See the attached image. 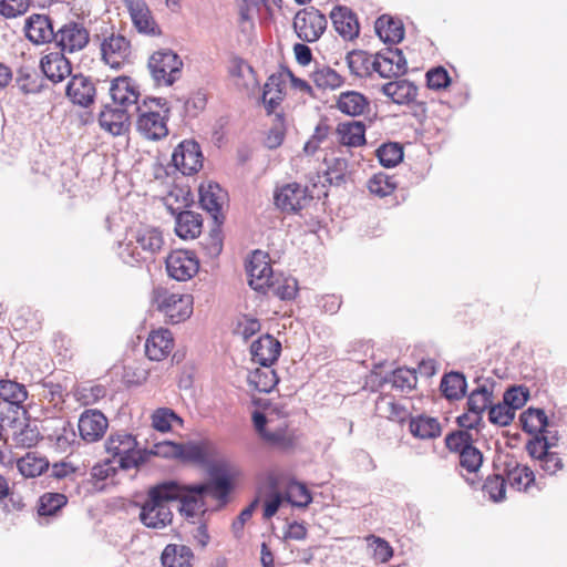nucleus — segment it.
<instances>
[{
    "label": "nucleus",
    "mask_w": 567,
    "mask_h": 567,
    "mask_svg": "<svg viewBox=\"0 0 567 567\" xmlns=\"http://www.w3.org/2000/svg\"><path fill=\"white\" fill-rule=\"evenodd\" d=\"M175 499H179L185 509H190L183 484L168 481L151 487L140 512L143 525L153 529L168 526L173 520V512L168 503Z\"/></svg>",
    "instance_id": "1"
},
{
    "label": "nucleus",
    "mask_w": 567,
    "mask_h": 567,
    "mask_svg": "<svg viewBox=\"0 0 567 567\" xmlns=\"http://www.w3.org/2000/svg\"><path fill=\"white\" fill-rule=\"evenodd\" d=\"M210 481L203 484L184 485L185 496L192 511L198 508V503L204 496H210L218 504L225 505L239 475L236 466L227 461H218L209 468Z\"/></svg>",
    "instance_id": "2"
},
{
    "label": "nucleus",
    "mask_w": 567,
    "mask_h": 567,
    "mask_svg": "<svg viewBox=\"0 0 567 567\" xmlns=\"http://www.w3.org/2000/svg\"><path fill=\"white\" fill-rule=\"evenodd\" d=\"M165 240L163 233L154 226L140 225L127 233V241L120 247V257L124 264L138 266L162 251Z\"/></svg>",
    "instance_id": "3"
},
{
    "label": "nucleus",
    "mask_w": 567,
    "mask_h": 567,
    "mask_svg": "<svg viewBox=\"0 0 567 567\" xmlns=\"http://www.w3.org/2000/svg\"><path fill=\"white\" fill-rule=\"evenodd\" d=\"M252 422L256 432L272 447L279 450H291L296 445V435L289 429L288 414L276 409L269 410L266 414L255 411Z\"/></svg>",
    "instance_id": "4"
},
{
    "label": "nucleus",
    "mask_w": 567,
    "mask_h": 567,
    "mask_svg": "<svg viewBox=\"0 0 567 567\" xmlns=\"http://www.w3.org/2000/svg\"><path fill=\"white\" fill-rule=\"evenodd\" d=\"M169 107L166 100L146 97L137 106V131L147 140L157 141L168 134Z\"/></svg>",
    "instance_id": "5"
},
{
    "label": "nucleus",
    "mask_w": 567,
    "mask_h": 567,
    "mask_svg": "<svg viewBox=\"0 0 567 567\" xmlns=\"http://www.w3.org/2000/svg\"><path fill=\"white\" fill-rule=\"evenodd\" d=\"M152 303L164 316L165 322L177 324L192 316L194 298L159 286L153 289Z\"/></svg>",
    "instance_id": "6"
},
{
    "label": "nucleus",
    "mask_w": 567,
    "mask_h": 567,
    "mask_svg": "<svg viewBox=\"0 0 567 567\" xmlns=\"http://www.w3.org/2000/svg\"><path fill=\"white\" fill-rule=\"evenodd\" d=\"M476 439L466 431H454L445 436V446L451 453L458 455L461 473L477 474L483 465L484 456L475 446Z\"/></svg>",
    "instance_id": "7"
},
{
    "label": "nucleus",
    "mask_w": 567,
    "mask_h": 567,
    "mask_svg": "<svg viewBox=\"0 0 567 567\" xmlns=\"http://www.w3.org/2000/svg\"><path fill=\"white\" fill-rule=\"evenodd\" d=\"M183 62L169 49L154 52L148 59V69L157 85H172L181 75Z\"/></svg>",
    "instance_id": "8"
},
{
    "label": "nucleus",
    "mask_w": 567,
    "mask_h": 567,
    "mask_svg": "<svg viewBox=\"0 0 567 567\" xmlns=\"http://www.w3.org/2000/svg\"><path fill=\"white\" fill-rule=\"evenodd\" d=\"M105 447L109 454L118 458V465L124 470L137 467L143 462L142 452L137 449V441L132 434H112Z\"/></svg>",
    "instance_id": "9"
},
{
    "label": "nucleus",
    "mask_w": 567,
    "mask_h": 567,
    "mask_svg": "<svg viewBox=\"0 0 567 567\" xmlns=\"http://www.w3.org/2000/svg\"><path fill=\"white\" fill-rule=\"evenodd\" d=\"M328 25L327 18L315 7L299 10L293 18V29L305 42H316Z\"/></svg>",
    "instance_id": "10"
},
{
    "label": "nucleus",
    "mask_w": 567,
    "mask_h": 567,
    "mask_svg": "<svg viewBox=\"0 0 567 567\" xmlns=\"http://www.w3.org/2000/svg\"><path fill=\"white\" fill-rule=\"evenodd\" d=\"M55 44L61 52L73 54L90 43V31L81 21H68L55 31Z\"/></svg>",
    "instance_id": "11"
},
{
    "label": "nucleus",
    "mask_w": 567,
    "mask_h": 567,
    "mask_svg": "<svg viewBox=\"0 0 567 567\" xmlns=\"http://www.w3.org/2000/svg\"><path fill=\"white\" fill-rule=\"evenodd\" d=\"M311 200L308 187L296 182L279 186L274 193L275 205L286 213H298Z\"/></svg>",
    "instance_id": "12"
},
{
    "label": "nucleus",
    "mask_w": 567,
    "mask_h": 567,
    "mask_svg": "<svg viewBox=\"0 0 567 567\" xmlns=\"http://www.w3.org/2000/svg\"><path fill=\"white\" fill-rule=\"evenodd\" d=\"M2 426H6L8 437L11 439L12 445L17 449L34 447L42 440L35 425H32L25 419L22 420L17 415L2 419Z\"/></svg>",
    "instance_id": "13"
},
{
    "label": "nucleus",
    "mask_w": 567,
    "mask_h": 567,
    "mask_svg": "<svg viewBox=\"0 0 567 567\" xmlns=\"http://www.w3.org/2000/svg\"><path fill=\"white\" fill-rule=\"evenodd\" d=\"M249 286L259 292H266L270 280L274 278L271 260L267 252L255 250L246 265Z\"/></svg>",
    "instance_id": "14"
},
{
    "label": "nucleus",
    "mask_w": 567,
    "mask_h": 567,
    "mask_svg": "<svg viewBox=\"0 0 567 567\" xmlns=\"http://www.w3.org/2000/svg\"><path fill=\"white\" fill-rule=\"evenodd\" d=\"M165 265L168 276L177 281H187L199 270V260L196 255L184 249L171 251Z\"/></svg>",
    "instance_id": "15"
},
{
    "label": "nucleus",
    "mask_w": 567,
    "mask_h": 567,
    "mask_svg": "<svg viewBox=\"0 0 567 567\" xmlns=\"http://www.w3.org/2000/svg\"><path fill=\"white\" fill-rule=\"evenodd\" d=\"M101 55L105 64L120 69L131 61V41L122 34L112 33L101 42Z\"/></svg>",
    "instance_id": "16"
},
{
    "label": "nucleus",
    "mask_w": 567,
    "mask_h": 567,
    "mask_svg": "<svg viewBox=\"0 0 567 567\" xmlns=\"http://www.w3.org/2000/svg\"><path fill=\"white\" fill-rule=\"evenodd\" d=\"M172 161L184 175H193L203 167V153L195 141L181 142L173 152Z\"/></svg>",
    "instance_id": "17"
},
{
    "label": "nucleus",
    "mask_w": 567,
    "mask_h": 567,
    "mask_svg": "<svg viewBox=\"0 0 567 567\" xmlns=\"http://www.w3.org/2000/svg\"><path fill=\"white\" fill-rule=\"evenodd\" d=\"M135 29L146 35H161L162 30L144 0H123Z\"/></svg>",
    "instance_id": "18"
},
{
    "label": "nucleus",
    "mask_w": 567,
    "mask_h": 567,
    "mask_svg": "<svg viewBox=\"0 0 567 567\" xmlns=\"http://www.w3.org/2000/svg\"><path fill=\"white\" fill-rule=\"evenodd\" d=\"M109 427V420L99 410H85L79 419V434L86 443L100 441Z\"/></svg>",
    "instance_id": "19"
},
{
    "label": "nucleus",
    "mask_w": 567,
    "mask_h": 567,
    "mask_svg": "<svg viewBox=\"0 0 567 567\" xmlns=\"http://www.w3.org/2000/svg\"><path fill=\"white\" fill-rule=\"evenodd\" d=\"M40 69L53 84L61 83L72 73V64L61 51H51L40 59Z\"/></svg>",
    "instance_id": "20"
},
{
    "label": "nucleus",
    "mask_w": 567,
    "mask_h": 567,
    "mask_svg": "<svg viewBox=\"0 0 567 567\" xmlns=\"http://www.w3.org/2000/svg\"><path fill=\"white\" fill-rule=\"evenodd\" d=\"M25 38L33 44H47L55 38L52 20L48 14L32 13L24 21Z\"/></svg>",
    "instance_id": "21"
},
{
    "label": "nucleus",
    "mask_w": 567,
    "mask_h": 567,
    "mask_svg": "<svg viewBox=\"0 0 567 567\" xmlns=\"http://www.w3.org/2000/svg\"><path fill=\"white\" fill-rule=\"evenodd\" d=\"M367 125L362 121H342L334 128L333 135L338 145L347 148H359L367 145Z\"/></svg>",
    "instance_id": "22"
},
{
    "label": "nucleus",
    "mask_w": 567,
    "mask_h": 567,
    "mask_svg": "<svg viewBox=\"0 0 567 567\" xmlns=\"http://www.w3.org/2000/svg\"><path fill=\"white\" fill-rule=\"evenodd\" d=\"M199 203L215 221L224 223L223 207L227 203V193L217 183L209 182L199 186Z\"/></svg>",
    "instance_id": "23"
},
{
    "label": "nucleus",
    "mask_w": 567,
    "mask_h": 567,
    "mask_svg": "<svg viewBox=\"0 0 567 567\" xmlns=\"http://www.w3.org/2000/svg\"><path fill=\"white\" fill-rule=\"evenodd\" d=\"M408 70L405 58L398 49H388L375 54L374 73L380 78L390 79L403 75Z\"/></svg>",
    "instance_id": "24"
},
{
    "label": "nucleus",
    "mask_w": 567,
    "mask_h": 567,
    "mask_svg": "<svg viewBox=\"0 0 567 567\" xmlns=\"http://www.w3.org/2000/svg\"><path fill=\"white\" fill-rule=\"evenodd\" d=\"M110 95L121 107L135 105L141 96L140 85L131 76L121 75L112 80Z\"/></svg>",
    "instance_id": "25"
},
{
    "label": "nucleus",
    "mask_w": 567,
    "mask_h": 567,
    "mask_svg": "<svg viewBox=\"0 0 567 567\" xmlns=\"http://www.w3.org/2000/svg\"><path fill=\"white\" fill-rule=\"evenodd\" d=\"M173 349V333L166 328L152 330L145 341V354L152 361L165 360Z\"/></svg>",
    "instance_id": "26"
},
{
    "label": "nucleus",
    "mask_w": 567,
    "mask_h": 567,
    "mask_svg": "<svg viewBox=\"0 0 567 567\" xmlns=\"http://www.w3.org/2000/svg\"><path fill=\"white\" fill-rule=\"evenodd\" d=\"M287 74L277 72L271 74L265 85L262 92V104L267 113L275 114L286 96Z\"/></svg>",
    "instance_id": "27"
},
{
    "label": "nucleus",
    "mask_w": 567,
    "mask_h": 567,
    "mask_svg": "<svg viewBox=\"0 0 567 567\" xmlns=\"http://www.w3.org/2000/svg\"><path fill=\"white\" fill-rule=\"evenodd\" d=\"M334 107L347 116L357 117L370 111V101L359 91L347 90L336 96Z\"/></svg>",
    "instance_id": "28"
},
{
    "label": "nucleus",
    "mask_w": 567,
    "mask_h": 567,
    "mask_svg": "<svg viewBox=\"0 0 567 567\" xmlns=\"http://www.w3.org/2000/svg\"><path fill=\"white\" fill-rule=\"evenodd\" d=\"M99 124L113 136L124 135L130 130V114L124 107L105 106L99 115Z\"/></svg>",
    "instance_id": "29"
},
{
    "label": "nucleus",
    "mask_w": 567,
    "mask_h": 567,
    "mask_svg": "<svg viewBox=\"0 0 567 567\" xmlns=\"http://www.w3.org/2000/svg\"><path fill=\"white\" fill-rule=\"evenodd\" d=\"M250 351L255 362L260 365H272L280 355L281 343L272 336L265 334L252 342Z\"/></svg>",
    "instance_id": "30"
},
{
    "label": "nucleus",
    "mask_w": 567,
    "mask_h": 567,
    "mask_svg": "<svg viewBox=\"0 0 567 567\" xmlns=\"http://www.w3.org/2000/svg\"><path fill=\"white\" fill-rule=\"evenodd\" d=\"M330 19L336 32L344 40H353L359 35L360 25L358 18L347 7H336L330 13Z\"/></svg>",
    "instance_id": "31"
},
{
    "label": "nucleus",
    "mask_w": 567,
    "mask_h": 567,
    "mask_svg": "<svg viewBox=\"0 0 567 567\" xmlns=\"http://www.w3.org/2000/svg\"><path fill=\"white\" fill-rule=\"evenodd\" d=\"M66 96L80 106H89L95 97V86L92 81L82 75L75 74L71 78L66 85Z\"/></svg>",
    "instance_id": "32"
},
{
    "label": "nucleus",
    "mask_w": 567,
    "mask_h": 567,
    "mask_svg": "<svg viewBox=\"0 0 567 567\" xmlns=\"http://www.w3.org/2000/svg\"><path fill=\"white\" fill-rule=\"evenodd\" d=\"M28 396L29 392L24 384L11 379L0 380V401L9 404L14 415L23 408Z\"/></svg>",
    "instance_id": "33"
},
{
    "label": "nucleus",
    "mask_w": 567,
    "mask_h": 567,
    "mask_svg": "<svg viewBox=\"0 0 567 567\" xmlns=\"http://www.w3.org/2000/svg\"><path fill=\"white\" fill-rule=\"evenodd\" d=\"M375 54L363 50H353L346 56L349 71L357 78H370L374 74Z\"/></svg>",
    "instance_id": "34"
},
{
    "label": "nucleus",
    "mask_w": 567,
    "mask_h": 567,
    "mask_svg": "<svg viewBox=\"0 0 567 567\" xmlns=\"http://www.w3.org/2000/svg\"><path fill=\"white\" fill-rule=\"evenodd\" d=\"M203 229V218L192 210L181 212L176 217L175 233L182 239H194Z\"/></svg>",
    "instance_id": "35"
},
{
    "label": "nucleus",
    "mask_w": 567,
    "mask_h": 567,
    "mask_svg": "<svg viewBox=\"0 0 567 567\" xmlns=\"http://www.w3.org/2000/svg\"><path fill=\"white\" fill-rule=\"evenodd\" d=\"M381 91L396 104H410L417 95V87L408 80L388 82Z\"/></svg>",
    "instance_id": "36"
},
{
    "label": "nucleus",
    "mask_w": 567,
    "mask_h": 567,
    "mask_svg": "<svg viewBox=\"0 0 567 567\" xmlns=\"http://www.w3.org/2000/svg\"><path fill=\"white\" fill-rule=\"evenodd\" d=\"M495 382L492 380H483L477 383V386L470 393L467 399V406L473 412L483 414L487 408L493 403V392Z\"/></svg>",
    "instance_id": "37"
},
{
    "label": "nucleus",
    "mask_w": 567,
    "mask_h": 567,
    "mask_svg": "<svg viewBox=\"0 0 567 567\" xmlns=\"http://www.w3.org/2000/svg\"><path fill=\"white\" fill-rule=\"evenodd\" d=\"M194 554L185 545L168 544L161 556L164 567H193Z\"/></svg>",
    "instance_id": "38"
},
{
    "label": "nucleus",
    "mask_w": 567,
    "mask_h": 567,
    "mask_svg": "<svg viewBox=\"0 0 567 567\" xmlns=\"http://www.w3.org/2000/svg\"><path fill=\"white\" fill-rule=\"evenodd\" d=\"M374 28L377 34L384 43L396 44L404 37L402 22L390 16L384 14L378 18Z\"/></svg>",
    "instance_id": "39"
},
{
    "label": "nucleus",
    "mask_w": 567,
    "mask_h": 567,
    "mask_svg": "<svg viewBox=\"0 0 567 567\" xmlns=\"http://www.w3.org/2000/svg\"><path fill=\"white\" fill-rule=\"evenodd\" d=\"M375 411L379 416L398 423H403L409 417L406 408L398 403L394 398L389 394H383L378 399Z\"/></svg>",
    "instance_id": "40"
},
{
    "label": "nucleus",
    "mask_w": 567,
    "mask_h": 567,
    "mask_svg": "<svg viewBox=\"0 0 567 567\" xmlns=\"http://www.w3.org/2000/svg\"><path fill=\"white\" fill-rule=\"evenodd\" d=\"M409 429L414 437L421 440L435 439L441 435V424L435 417L419 415L412 417L409 423Z\"/></svg>",
    "instance_id": "41"
},
{
    "label": "nucleus",
    "mask_w": 567,
    "mask_h": 567,
    "mask_svg": "<svg viewBox=\"0 0 567 567\" xmlns=\"http://www.w3.org/2000/svg\"><path fill=\"white\" fill-rule=\"evenodd\" d=\"M17 467L22 476L33 478L48 471L49 461L35 452H28L17 461Z\"/></svg>",
    "instance_id": "42"
},
{
    "label": "nucleus",
    "mask_w": 567,
    "mask_h": 567,
    "mask_svg": "<svg viewBox=\"0 0 567 567\" xmlns=\"http://www.w3.org/2000/svg\"><path fill=\"white\" fill-rule=\"evenodd\" d=\"M279 379L271 365H261L248 375L249 385L259 392L268 393L278 383Z\"/></svg>",
    "instance_id": "43"
},
{
    "label": "nucleus",
    "mask_w": 567,
    "mask_h": 567,
    "mask_svg": "<svg viewBox=\"0 0 567 567\" xmlns=\"http://www.w3.org/2000/svg\"><path fill=\"white\" fill-rule=\"evenodd\" d=\"M313 84L322 91H334L343 86L346 79L330 66H322L311 73Z\"/></svg>",
    "instance_id": "44"
},
{
    "label": "nucleus",
    "mask_w": 567,
    "mask_h": 567,
    "mask_svg": "<svg viewBox=\"0 0 567 567\" xmlns=\"http://www.w3.org/2000/svg\"><path fill=\"white\" fill-rule=\"evenodd\" d=\"M163 446L168 447L169 451L165 452V454H171L174 456H181L186 461L202 464L207 460V451L205 446L200 444H174L171 442H166Z\"/></svg>",
    "instance_id": "45"
},
{
    "label": "nucleus",
    "mask_w": 567,
    "mask_h": 567,
    "mask_svg": "<svg viewBox=\"0 0 567 567\" xmlns=\"http://www.w3.org/2000/svg\"><path fill=\"white\" fill-rule=\"evenodd\" d=\"M440 389L449 400H460L466 391L465 377L460 372H450L442 378Z\"/></svg>",
    "instance_id": "46"
},
{
    "label": "nucleus",
    "mask_w": 567,
    "mask_h": 567,
    "mask_svg": "<svg viewBox=\"0 0 567 567\" xmlns=\"http://www.w3.org/2000/svg\"><path fill=\"white\" fill-rule=\"evenodd\" d=\"M269 292L282 300H291L298 292L297 280L290 277H284L282 275H274L265 293Z\"/></svg>",
    "instance_id": "47"
},
{
    "label": "nucleus",
    "mask_w": 567,
    "mask_h": 567,
    "mask_svg": "<svg viewBox=\"0 0 567 567\" xmlns=\"http://www.w3.org/2000/svg\"><path fill=\"white\" fill-rule=\"evenodd\" d=\"M506 482L516 491H527L535 482V474L527 465L516 464L507 470Z\"/></svg>",
    "instance_id": "48"
},
{
    "label": "nucleus",
    "mask_w": 567,
    "mask_h": 567,
    "mask_svg": "<svg viewBox=\"0 0 567 567\" xmlns=\"http://www.w3.org/2000/svg\"><path fill=\"white\" fill-rule=\"evenodd\" d=\"M522 427L529 434L542 433L548 424L545 412L540 409H527L520 414Z\"/></svg>",
    "instance_id": "49"
},
{
    "label": "nucleus",
    "mask_w": 567,
    "mask_h": 567,
    "mask_svg": "<svg viewBox=\"0 0 567 567\" xmlns=\"http://www.w3.org/2000/svg\"><path fill=\"white\" fill-rule=\"evenodd\" d=\"M287 133L286 117L284 113H275L272 124L265 137V146L269 150H276L282 145Z\"/></svg>",
    "instance_id": "50"
},
{
    "label": "nucleus",
    "mask_w": 567,
    "mask_h": 567,
    "mask_svg": "<svg viewBox=\"0 0 567 567\" xmlns=\"http://www.w3.org/2000/svg\"><path fill=\"white\" fill-rule=\"evenodd\" d=\"M285 501L296 507H307L312 502V496L307 486L297 481H290L282 494Z\"/></svg>",
    "instance_id": "51"
},
{
    "label": "nucleus",
    "mask_w": 567,
    "mask_h": 567,
    "mask_svg": "<svg viewBox=\"0 0 567 567\" xmlns=\"http://www.w3.org/2000/svg\"><path fill=\"white\" fill-rule=\"evenodd\" d=\"M506 478L499 474H492L486 477L482 485L484 496L492 502L498 503L506 498Z\"/></svg>",
    "instance_id": "52"
},
{
    "label": "nucleus",
    "mask_w": 567,
    "mask_h": 567,
    "mask_svg": "<svg viewBox=\"0 0 567 567\" xmlns=\"http://www.w3.org/2000/svg\"><path fill=\"white\" fill-rule=\"evenodd\" d=\"M16 83L23 94H35L41 91L42 83L35 70L20 68L18 70Z\"/></svg>",
    "instance_id": "53"
},
{
    "label": "nucleus",
    "mask_w": 567,
    "mask_h": 567,
    "mask_svg": "<svg viewBox=\"0 0 567 567\" xmlns=\"http://www.w3.org/2000/svg\"><path fill=\"white\" fill-rule=\"evenodd\" d=\"M364 539L377 563L386 564L391 560L394 550L388 540L375 535H368Z\"/></svg>",
    "instance_id": "54"
},
{
    "label": "nucleus",
    "mask_w": 567,
    "mask_h": 567,
    "mask_svg": "<svg viewBox=\"0 0 567 567\" xmlns=\"http://www.w3.org/2000/svg\"><path fill=\"white\" fill-rule=\"evenodd\" d=\"M152 426L163 433L172 430L173 423L183 425V420L169 408H158L152 415Z\"/></svg>",
    "instance_id": "55"
},
{
    "label": "nucleus",
    "mask_w": 567,
    "mask_h": 567,
    "mask_svg": "<svg viewBox=\"0 0 567 567\" xmlns=\"http://www.w3.org/2000/svg\"><path fill=\"white\" fill-rule=\"evenodd\" d=\"M380 164L384 167H394L403 159V147L395 142L382 144L375 151Z\"/></svg>",
    "instance_id": "56"
},
{
    "label": "nucleus",
    "mask_w": 567,
    "mask_h": 567,
    "mask_svg": "<svg viewBox=\"0 0 567 567\" xmlns=\"http://www.w3.org/2000/svg\"><path fill=\"white\" fill-rule=\"evenodd\" d=\"M68 504V497L62 493H44L38 505L40 516L55 515L62 507Z\"/></svg>",
    "instance_id": "57"
},
{
    "label": "nucleus",
    "mask_w": 567,
    "mask_h": 567,
    "mask_svg": "<svg viewBox=\"0 0 567 567\" xmlns=\"http://www.w3.org/2000/svg\"><path fill=\"white\" fill-rule=\"evenodd\" d=\"M269 485L272 489H275L272 493H270L265 499H264V509H262V517L264 519H270L272 516H275L281 506L282 502L285 501L284 495L277 491L278 487V481L277 477L272 474L268 476Z\"/></svg>",
    "instance_id": "58"
},
{
    "label": "nucleus",
    "mask_w": 567,
    "mask_h": 567,
    "mask_svg": "<svg viewBox=\"0 0 567 567\" xmlns=\"http://www.w3.org/2000/svg\"><path fill=\"white\" fill-rule=\"evenodd\" d=\"M368 188L371 194L379 197H386L394 193L396 184L392 177L386 174H374L368 182Z\"/></svg>",
    "instance_id": "59"
},
{
    "label": "nucleus",
    "mask_w": 567,
    "mask_h": 567,
    "mask_svg": "<svg viewBox=\"0 0 567 567\" xmlns=\"http://www.w3.org/2000/svg\"><path fill=\"white\" fill-rule=\"evenodd\" d=\"M390 382L393 388L401 392H409L415 388L417 378L415 371L406 368H398L392 372Z\"/></svg>",
    "instance_id": "60"
},
{
    "label": "nucleus",
    "mask_w": 567,
    "mask_h": 567,
    "mask_svg": "<svg viewBox=\"0 0 567 567\" xmlns=\"http://www.w3.org/2000/svg\"><path fill=\"white\" fill-rule=\"evenodd\" d=\"M223 223L215 221L209 235L202 241V247L210 257H217L223 250Z\"/></svg>",
    "instance_id": "61"
},
{
    "label": "nucleus",
    "mask_w": 567,
    "mask_h": 567,
    "mask_svg": "<svg viewBox=\"0 0 567 567\" xmlns=\"http://www.w3.org/2000/svg\"><path fill=\"white\" fill-rule=\"evenodd\" d=\"M514 417L515 412L513 411V408L507 405L505 402L489 406L488 419L496 425L506 426L511 424Z\"/></svg>",
    "instance_id": "62"
},
{
    "label": "nucleus",
    "mask_w": 567,
    "mask_h": 567,
    "mask_svg": "<svg viewBox=\"0 0 567 567\" xmlns=\"http://www.w3.org/2000/svg\"><path fill=\"white\" fill-rule=\"evenodd\" d=\"M426 83L431 90L446 89L451 83L449 72L443 66H435L426 72Z\"/></svg>",
    "instance_id": "63"
},
{
    "label": "nucleus",
    "mask_w": 567,
    "mask_h": 567,
    "mask_svg": "<svg viewBox=\"0 0 567 567\" xmlns=\"http://www.w3.org/2000/svg\"><path fill=\"white\" fill-rule=\"evenodd\" d=\"M30 7V0H0V14L7 19L24 14Z\"/></svg>",
    "instance_id": "64"
}]
</instances>
